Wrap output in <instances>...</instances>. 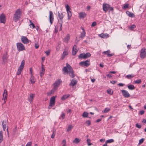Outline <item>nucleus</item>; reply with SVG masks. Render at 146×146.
Returning a JSON list of instances; mask_svg holds the SVG:
<instances>
[{"instance_id":"1","label":"nucleus","mask_w":146,"mask_h":146,"mask_svg":"<svg viewBox=\"0 0 146 146\" xmlns=\"http://www.w3.org/2000/svg\"><path fill=\"white\" fill-rule=\"evenodd\" d=\"M63 71L64 72L69 73V76L72 78L75 76L73 70L70 65L68 63L66 64V66L64 67L63 69Z\"/></svg>"},{"instance_id":"2","label":"nucleus","mask_w":146,"mask_h":146,"mask_svg":"<svg viewBox=\"0 0 146 146\" xmlns=\"http://www.w3.org/2000/svg\"><path fill=\"white\" fill-rule=\"evenodd\" d=\"M22 12L21 9H19L17 10L13 14V19L14 21L16 22L19 20L21 17Z\"/></svg>"},{"instance_id":"3","label":"nucleus","mask_w":146,"mask_h":146,"mask_svg":"<svg viewBox=\"0 0 146 146\" xmlns=\"http://www.w3.org/2000/svg\"><path fill=\"white\" fill-rule=\"evenodd\" d=\"M25 64V61L24 60H23L21 61V65L18 68L17 73V75H19L21 74V72L24 68Z\"/></svg>"},{"instance_id":"4","label":"nucleus","mask_w":146,"mask_h":146,"mask_svg":"<svg viewBox=\"0 0 146 146\" xmlns=\"http://www.w3.org/2000/svg\"><path fill=\"white\" fill-rule=\"evenodd\" d=\"M56 97V96L55 97L54 96L51 98L50 100L49 105L48 106V108L49 109H50L55 105V98Z\"/></svg>"},{"instance_id":"5","label":"nucleus","mask_w":146,"mask_h":146,"mask_svg":"<svg viewBox=\"0 0 146 146\" xmlns=\"http://www.w3.org/2000/svg\"><path fill=\"white\" fill-rule=\"evenodd\" d=\"M17 49L19 51H22L25 50L24 45L21 43H17Z\"/></svg>"},{"instance_id":"6","label":"nucleus","mask_w":146,"mask_h":146,"mask_svg":"<svg viewBox=\"0 0 146 146\" xmlns=\"http://www.w3.org/2000/svg\"><path fill=\"white\" fill-rule=\"evenodd\" d=\"M91 56V54L90 53H87L86 54L83 53L81 54L78 56L79 58H84L85 59L90 57Z\"/></svg>"},{"instance_id":"7","label":"nucleus","mask_w":146,"mask_h":146,"mask_svg":"<svg viewBox=\"0 0 146 146\" xmlns=\"http://www.w3.org/2000/svg\"><path fill=\"white\" fill-rule=\"evenodd\" d=\"M90 61L88 60H87L86 61H82L80 62L79 63V65L80 66H83L87 67L90 65Z\"/></svg>"},{"instance_id":"8","label":"nucleus","mask_w":146,"mask_h":146,"mask_svg":"<svg viewBox=\"0 0 146 146\" xmlns=\"http://www.w3.org/2000/svg\"><path fill=\"white\" fill-rule=\"evenodd\" d=\"M8 57V55L7 52L3 55L2 58L3 64H4L5 63L7 62Z\"/></svg>"},{"instance_id":"9","label":"nucleus","mask_w":146,"mask_h":146,"mask_svg":"<svg viewBox=\"0 0 146 146\" xmlns=\"http://www.w3.org/2000/svg\"><path fill=\"white\" fill-rule=\"evenodd\" d=\"M21 40L22 42L25 44H27L31 42V41L29 40L27 37L25 36H22L21 38Z\"/></svg>"},{"instance_id":"10","label":"nucleus","mask_w":146,"mask_h":146,"mask_svg":"<svg viewBox=\"0 0 146 146\" xmlns=\"http://www.w3.org/2000/svg\"><path fill=\"white\" fill-rule=\"evenodd\" d=\"M140 56L141 58L142 59H143L146 57V49L142 48L141 49Z\"/></svg>"},{"instance_id":"11","label":"nucleus","mask_w":146,"mask_h":146,"mask_svg":"<svg viewBox=\"0 0 146 146\" xmlns=\"http://www.w3.org/2000/svg\"><path fill=\"white\" fill-rule=\"evenodd\" d=\"M62 81L60 79H58L55 81L54 84V89L55 90H56L58 88V87L60 85L61 82Z\"/></svg>"},{"instance_id":"12","label":"nucleus","mask_w":146,"mask_h":146,"mask_svg":"<svg viewBox=\"0 0 146 146\" xmlns=\"http://www.w3.org/2000/svg\"><path fill=\"white\" fill-rule=\"evenodd\" d=\"M122 95L125 98H129L130 97V95L128 92L125 90H121Z\"/></svg>"},{"instance_id":"13","label":"nucleus","mask_w":146,"mask_h":146,"mask_svg":"<svg viewBox=\"0 0 146 146\" xmlns=\"http://www.w3.org/2000/svg\"><path fill=\"white\" fill-rule=\"evenodd\" d=\"M78 48H77V46L76 45H74L72 50V54L73 55H75L76 54L77 52L78 51Z\"/></svg>"},{"instance_id":"14","label":"nucleus","mask_w":146,"mask_h":146,"mask_svg":"<svg viewBox=\"0 0 146 146\" xmlns=\"http://www.w3.org/2000/svg\"><path fill=\"white\" fill-rule=\"evenodd\" d=\"M110 5L107 3L103 4V8L104 11L107 12L110 8Z\"/></svg>"},{"instance_id":"15","label":"nucleus","mask_w":146,"mask_h":146,"mask_svg":"<svg viewBox=\"0 0 146 146\" xmlns=\"http://www.w3.org/2000/svg\"><path fill=\"white\" fill-rule=\"evenodd\" d=\"M77 83V81L76 79L74 78L71 80V82L69 85L70 86L73 87L74 86H76Z\"/></svg>"},{"instance_id":"16","label":"nucleus","mask_w":146,"mask_h":146,"mask_svg":"<svg viewBox=\"0 0 146 146\" xmlns=\"http://www.w3.org/2000/svg\"><path fill=\"white\" fill-rule=\"evenodd\" d=\"M54 17L53 14L52 12H49V21L51 24H52L54 21Z\"/></svg>"},{"instance_id":"17","label":"nucleus","mask_w":146,"mask_h":146,"mask_svg":"<svg viewBox=\"0 0 146 146\" xmlns=\"http://www.w3.org/2000/svg\"><path fill=\"white\" fill-rule=\"evenodd\" d=\"M0 21L1 23H5V17L4 14H2L0 16Z\"/></svg>"},{"instance_id":"18","label":"nucleus","mask_w":146,"mask_h":146,"mask_svg":"<svg viewBox=\"0 0 146 146\" xmlns=\"http://www.w3.org/2000/svg\"><path fill=\"white\" fill-rule=\"evenodd\" d=\"M3 95V99L4 100V103H5L7 97V91L6 89L4 90V93Z\"/></svg>"},{"instance_id":"19","label":"nucleus","mask_w":146,"mask_h":146,"mask_svg":"<svg viewBox=\"0 0 146 146\" xmlns=\"http://www.w3.org/2000/svg\"><path fill=\"white\" fill-rule=\"evenodd\" d=\"M58 15L60 20V21H62L63 22L62 19L64 17L63 14L62 12L60 13L59 11H58Z\"/></svg>"},{"instance_id":"20","label":"nucleus","mask_w":146,"mask_h":146,"mask_svg":"<svg viewBox=\"0 0 146 146\" xmlns=\"http://www.w3.org/2000/svg\"><path fill=\"white\" fill-rule=\"evenodd\" d=\"M35 96V94H30L29 96L28 97V99L29 102L31 103L33 100V98Z\"/></svg>"},{"instance_id":"21","label":"nucleus","mask_w":146,"mask_h":146,"mask_svg":"<svg viewBox=\"0 0 146 146\" xmlns=\"http://www.w3.org/2000/svg\"><path fill=\"white\" fill-rule=\"evenodd\" d=\"M86 15V14L84 12H82L79 13V16L80 18L83 19Z\"/></svg>"},{"instance_id":"22","label":"nucleus","mask_w":146,"mask_h":146,"mask_svg":"<svg viewBox=\"0 0 146 146\" xmlns=\"http://www.w3.org/2000/svg\"><path fill=\"white\" fill-rule=\"evenodd\" d=\"M70 35L68 34L64 39V41L65 42L67 43L69 40L70 38Z\"/></svg>"},{"instance_id":"23","label":"nucleus","mask_w":146,"mask_h":146,"mask_svg":"<svg viewBox=\"0 0 146 146\" xmlns=\"http://www.w3.org/2000/svg\"><path fill=\"white\" fill-rule=\"evenodd\" d=\"M109 35L108 34H105L102 33L99 35L100 37L103 38H106L109 36Z\"/></svg>"},{"instance_id":"24","label":"nucleus","mask_w":146,"mask_h":146,"mask_svg":"<svg viewBox=\"0 0 146 146\" xmlns=\"http://www.w3.org/2000/svg\"><path fill=\"white\" fill-rule=\"evenodd\" d=\"M68 54V53L66 51H64L62 54L61 56V59H63Z\"/></svg>"},{"instance_id":"25","label":"nucleus","mask_w":146,"mask_h":146,"mask_svg":"<svg viewBox=\"0 0 146 146\" xmlns=\"http://www.w3.org/2000/svg\"><path fill=\"white\" fill-rule=\"evenodd\" d=\"M30 81L32 84H34L36 82V80L34 76H31L30 78Z\"/></svg>"},{"instance_id":"26","label":"nucleus","mask_w":146,"mask_h":146,"mask_svg":"<svg viewBox=\"0 0 146 146\" xmlns=\"http://www.w3.org/2000/svg\"><path fill=\"white\" fill-rule=\"evenodd\" d=\"M126 13L128 16L131 17H133L134 16V14L133 13H131L129 11H127L126 12Z\"/></svg>"},{"instance_id":"27","label":"nucleus","mask_w":146,"mask_h":146,"mask_svg":"<svg viewBox=\"0 0 146 146\" xmlns=\"http://www.w3.org/2000/svg\"><path fill=\"white\" fill-rule=\"evenodd\" d=\"M128 89L131 90H133L135 89V87L133 85H130L127 86Z\"/></svg>"},{"instance_id":"28","label":"nucleus","mask_w":146,"mask_h":146,"mask_svg":"<svg viewBox=\"0 0 146 146\" xmlns=\"http://www.w3.org/2000/svg\"><path fill=\"white\" fill-rule=\"evenodd\" d=\"M81 141L80 139L79 138H76L73 141V143H75L76 144L79 143Z\"/></svg>"},{"instance_id":"29","label":"nucleus","mask_w":146,"mask_h":146,"mask_svg":"<svg viewBox=\"0 0 146 146\" xmlns=\"http://www.w3.org/2000/svg\"><path fill=\"white\" fill-rule=\"evenodd\" d=\"M82 116L84 117H88V113L87 112L85 111L83 112Z\"/></svg>"},{"instance_id":"30","label":"nucleus","mask_w":146,"mask_h":146,"mask_svg":"<svg viewBox=\"0 0 146 146\" xmlns=\"http://www.w3.org/2000/svg\"><path fill=\"white\" fill-rule=\"evenodd\" d=\"M56 90H55L54 88L53 89L51 90L50 92H49L48 93H47L48 95L50 96L51 94H53L54 93L55 91Z\"/></svg>"},{"instance_id":"31","label":"nucleus","mask_w":146,"mask_h":146,"mask_svg":"<svg viewBox=\"0 0 146 146\" xmlns=\"http://www.w3.org/2000/svg\"><path fill=\"white\" fill-rule=\"evenodd\" d=\"M134 76V75L133 74H129L127 75L126 77L128 79H131Z\"/></svg>"},{"instance_id":"32","label":"nucleus","mask_w":146,"mask_h":146,"mask_svg":"<svg viewBox=\"0 0 146 146\" xmlns=\"http://www.w3.org/2000/svg\"><path fill=\"white\" fill-rule=\"evenodd\" d=\"M70 96V95L68 94V96L66 95H64L62 98L61 99L62 100H64Z\"/></svg>"},{"instance_id":"33","label":"nucleus","mask_w":146,"mask_h":146,"mask_svg":"<svg viewBox=\"0 0 146 146\" xmlns=\"http://www.w3.org/2000/svg\"><path fill=\"white\" fill-rule=\"evenodd\" d=\"M86 34V33L85 31H82L81 33V38H83L85 36Z\"/></svg>"},{"instance_id":"34","label":"nucleus","mask_w":146,"mask_h":146,"mask_svg":"<svg viewBox=\"0 0 146 146\" xmlns=\"http://www.w3.org/2000/svg\"><path fill=\"white\" fill-rule=\"evenodd\" d=\"M30 24L29 25L30 27L32 28H34L35 27V26L33 23L31 21V20L29 21Z\"/></svg>"},{"instance_id":"35","label":"nucleus","mask_w":146,"mask_h":146,"mask_svg":"<svg viewBox=\"0 0 146 146\" xmlns=\"http://www.w3.org/2000/svg\"><path fill=\"white\" fill-rule=\"evenodd\" d=\"M56 134V129H53V133L52 134L51 138H54V137L55 136Z\"/></svg>"},{"instance_id":"36","label":"nucleus","mask_w":146,"mask_h":146,"mask_svg":"<svg viewBox=\"0 0 146 146\" xmlns=\"http://www.w3.org/2000/svg\"><path fill=\"white\" fill-rule=\"evenodd\" d=\"M114 142V140L113 139H111L106 140V143H110Z\"/></svg>"},{"instance_id":"37","label":"nucleus","mask_w":146,"mask_h":146,"mask_svg":"<svg viewBox=\"0 0 146 146\" xmlns=\"http://www.w3.org/2000/svg\"><path fill=\"white\" fill-rule=\"evenodd\" d=\"M73 126L72 125H69L67 129V131H70L73 128Z\"/></svg>"},{"instance_id":"38","label":"nucleus","mask_w":146,"mask_h":146,"mask_svg":"<svg viewBox=\"0 0 146 146\" xmlns=\"http://www.w3.org/2000/svg\"><path fill=\"white\" fill-rule=\"evenodd\" d=\"M67 13L68 16V19H70V18L72 16V14L70 11H66Z\"/></svg>"},{"instance_id":"39","label":"nucleus","mask_w":146,"mask_h":146,"mask_svg":"<svg viewBox=\"0 0 146 146\" xmlns=\"http://www.w3.org/2000/svg\"><path fill=\"white\" fill-rule=\"evenodd\" d=\"M45 70H41L40 71V75L41 77L42 76L44 73Z\"/></svg>"},{"instance_id":"40","label":"nucleus","mask_w":146,"mask_h":146,"mask_svg":"<svg viewBox=\"0 0 146 146\" xmlns=\"http://www.w3.org/2000/svg\"><path fill=\"white\" fill-rule=\"evenodd\" d=\"M108 93L110 95H112L113 93V91L111 89H108L107 90Z\"/></svg>"},{"instance_id":"41","label":"nucleus","mask_w":146,"mask_h":146,"mask_svg":"<svg viewBox=\"0 0 146 146\" xmlns=\"http://www.w3.org/2000/svg\"><path fill=\"white\" fill-rule=\"evenodd\" d=\"M86 141L88 146H90L92 145V143H90L91 140L90 139H88Z\"/></svg>"},{"instance_id":"42","label":"nucleus","mask_w":146,"mask_h":146,"mask_svg":"<svg viewBox=\"0 0 146 146\" xmlns=\"http://www.w3.org/2000/svg\"><path fill=\"white\" fill-rule=\"evenodd\" d=\"M141 82V80L140 79H138L135 81V84H139Z\"/></svg>"},{"instance_id":"43","label":"nucleus","mask_w":146,"mask_h":146,"mask_svg":"<svg viewBox=\"0 0 146 146\" xmlns=\"http://www.w3.org/2000/svg\"><path fill=\"white\" fill-rule=\"evenodd\" d=\"M65 7L66 11H69L70 9V7L68 4H66L65 5Z\"/></svg>"},{"instance_id":"44","label":"nucleus","mask_w":146,"mask_h":146,"mask_svg":"<svg viewBox=\"0 0 146 146\" xmlns=\"http://www.w3.org/2000/svg\"><path fill=\"white\" fill-rule=\"evenodd\" d=\"M63 22L61 21H60L59 22V24L60 25V30L61 31L62 29V24Z\"/></svg>"},{"instance_id":"45","label":"nucleus","mask_w":146,"mask_h":146,"mask_svg":"<svg viewBox=\"0 0 146 146\" xmlns=\"http://www.w3.org/2000/svg\"><path fill=\"white\" fill-rule=\"evenodd\" d=\"M110 110V109L109 108H106L104 110V113H106L107 112H108V111H109Z\"/></svg>"},{"instance_id":"46","label":"nucleus","mask_w":146,"mask_h":146,"mask_svg":"<svg viewBox=\"0 0 146 146\" xmlns=\"http://www.w3.org/2000/svg\"><path fill=\"white\" fill-rule=\"evenodd\" d=\"M50 50H48L47 51H46L45 52V53L47 56H48L50 54Z\"/></svg>"},{"instance_id":"47","label":"nucleus","mask_w":146,"mask_h":146,"mask_svg":"<svg viewBox=\"0 0 146 146\" xmlns=\"http://www.w3.org/2000/svg\"><path fill=\"white\" fill-rule=\"evenodd\" d=\"M144 140V139L143 138H142L139 140V144H141L142 143Z\"/></svg>"},{"instance_id":"48","label":"nucleus","mask_w":146,"mask_h":146,"mask_svg":"<svg viewBox=\"0 0 146 146\" xmlns=\"http://www.w3.org/2000/svg\"><path fill=\"white\" fill-rule=\"evenodd\" d=\"M86 123V124H87V125L88 126L90 125L91 124V122L90 120H87Z\"/></svg>"},{"instance_id":"49","label":"nucleus","mask_w":146,"mask_h":146,"mask_svg":"<svg viewBox=\"0 0 146 146\" xmlns=\"http://www.w3.org/2000/svg\"><path fill=\"white\" fill-rule=\"evenodd\" d=\"M135 25H133L130 27L129 29L131 30H132L133 29L135 28Z\"/></svg>"},{"instance_id":"50","label":"nucleus","mask_w":146,"mask_h":146,"mask_svg":"<svg viewBox=\"0 0 146 146\" xmlns=\"http://www.w3.org/2000/svg\"><path fill=\"white\" fill-rule=\"evenodd\" d=\"M110 50H108L106 51H105L103 52V53L105 54H106L107 55V54L108 53H110Z\"/></svg>"},{"instance_id":"51","label":"nucleus","mask_w":146,"mask_h":146,"mask_svg":"<svg viewBox=\"0 0 146 146\" xmlns=\"http://www.w3.org/2000/svg\"><path fill=\"white\" fill-rule=\"evenodd\" d=\"M61 117H62V119H64L65 117V113L63 112H62V114L61 115Z\"/></svg>"},{"instance_id":"52","label":"nucleus","mask_w":146,"mask_h":146,"mask_svg":"<svg viewBox=\"0 0 146 146\" xmlns=\"http://www.w3.org/2000/svg\"><path fill=\"white\" fill-rule=\"evenodd\" d=\"M97 23L96 22H94L92 23V24L91 26L92 27H94L96 25Z\"/></svg>"},{"instance_id":"53","label":"nucleus","mask_w":146,"mask_h":146,"mask_svg":"<svg viewBox=\"0 0 146 146\" xmlns=\"http://www.w3.org/2000/svg\"><path fill=\"white\" fill-rule=\"evenodd\" d=\"M3 126H6V121H3L2 123Z\"/></svg>"},{"instance_id":"54","label":"nucleus","mask_w":146,"mask_h":146,"mask_svg":"<svg viewBox=\"0 0 146 146\" xmlns=\"http://www.w3.org/2000/svg\"><path fill=\"white\" fill-rule=\"evenodd\" d=\"M136 127L139 129L141 127V125H139L138 123H137L136 124Z\"/></svg>"},{"instance_id":"55","label":"nucleus","mask_w":146,"mask_h":146,"mask_svg":"<svg viewBox=\"0 0 146 146\" xmlns=\"http://www.w3.org/2000/svg\"><path fill=\"white\" fill-rule=\"evenodd\" d=\"M32 143L31 142H28L26 146H31Z\"/></svg>"},{"instance_id":"56","label":"nucleus","mask_w":146,"mask_h":146,"mask_svg":"<svg viewBox=\"0 0 146 146\" xmlns=\"http://www.w3.org/2000/svg\"><path fill=\"white\" fill-rule=\"evenodd\" d=\"M114 55V54L113 53L112 54H110V53H108L107 54V56L108 57H111L113 55Z\"/></svg>"},{"instance_id":"57","label":"nucleus","mask_w":146,"mask_h":146,"mask_svg":"<svg viewBox=\"0 0 146 146\" xmlns=\"http://www.w3.org/2000/svg\"><path fill=\"white\" fill-rule=\"evenodd\" d=\"M116 80H112L110 82L113 84H115L117 82Z\"/></svg>"},{"instance_id":"58","label":"nucleus","mask_w":146,"mask_h":146,"mask_svg":"<svg viewBox=\"0 0 146 146\" xmlns=\"http://www.w3.org/2000/svg\"><path fill=\"white\" fill-rule=\"evenodd\" d=\"M30 71L31 76H33V70L32 68H30Z\"/></svg>"},{"instance_id":"59","label":"nucleus","mask_w":146,"mask_h":146,"mask_svg":"<svg viewBox=\"0 0 146 146\" xmlns=\"http://www.w3.org/2000/svg\"><path fill=\"white\" fill-rule=\"evenodd\" d=\"M128 4H126L124 6L123 8L124 9H127L128 7Z\"/></svg>"},{"instance_id":"60","label":"nucleus","mask_w":146,"mask_h":146,"mask_svg":"<svg viewBox=\"0 0 146 146\" xmlns=\"http://www.w3.org/2000/svg\"><path fill=\"white\" fill-rule=\"evenodd\" d=\"M35 48L36 49H37L38 48V47L39 46V45L38 44L35 43Z\"/></svg>"},{"instance_id":"61","label":"nucleus","mask_w":146,"mask_h":146,"mask_svg":"<svg viewBox=\"0 0 146 146\" xmlns=\"http://www.w3.org/2000/svg\"><path fill=\"white\" fill-rule=\"evenodd\" d=\"M117 85L119 86H124L125 84L122 83H119Z\"/></svg>"},{"instance_id":"62","label":"nucleus","mask_w":146,"mask_h":146,"mask_svg":"<svg viewBox=\"0 0 146 146\" xmlns=\"http://www.w3.org/2000/svg\"><path fill=\"white\" fill-rule=\"evenodd\" d=\"M60 46L59 45H58L56 47V50H57V51H58L60 49Z\"/></svg>"},{"instance_id":"63","label":"nucleus","mask_w":146,"mask_h":146,"mask_svg":"<svg viewBox=\"0 0 146 146\" xmlns=\"http://www.w3.org/2000/svg\"><path fill=\"white\" fill-rule=\"evenodd\" d=\"M144 111L143 110H141L139 111V114H140L141 115H142L144 114Z\"/></svg>"},{"instance_id":"64","label":"nucleus","mask_w":146,"mask_h":146,"mask_svg":"<svg viewBox=\"0 0 146 146\" xmlns=\"http://www.w3.org/2000/svg\"><path fill=\"white\" fill-rule=\"evenodd\" d=\"M102 120V119H101V118L99 119L96 120V122H99L101 121Z\"/></svg>"}]
</instances>
